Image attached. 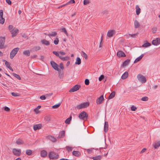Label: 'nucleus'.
Listing matches in <instances>:
<instances>
[{
    "label": "nucleus",
    "mask_w": 160,
    "mask_h": 160,
    "mask_svg": "<svg viewBox=\"0 0 160 160\" xmlns=\"http://www.w3.org/2000/svg\"><path fill=\"white\" fill-rule=\"evenodd\" d=\"M88 114L85 112L83 111L79 114L78 117L80 119L85 120L88 119Z\"/></svg>",
    "instance_id": "obj_1"
},
{
    "label": "nucleus",
    "mask_w": 160,
    "mask_h": 160,
    "mask_svg": "<svg viewBox=\"0 0 160 160\" xmlns=\"http://www.w3.org/2000/svg\"><path fill=\"white\" fill-rule=\"evenodd\" d=\"M49 156L50 159H56L58 158V155L54 152H49Z\"/></svg>",
    "instance_id": "obj_2"
},
{
    "label": "nucleus",
    "mask_w": 160,
    "mask_h": 160,
    "mask_svg": "<svg viewBox=\"0 0 160 160\" xmlns=\"http://www.w3.org/2000/svg\"><path fill=\"white\" fill-rule=\"evenodd\" d=\"M19 48H14L12 50L10 53V58L11 59H12L16 54L19 51Z\"/></svg>",
    "instance_id": "obj_3"
},
{
    "label": "nucleus",
    "mask_w": 160,
    "mask_h": 160,
    "mask_svg": "<svg viewBox=\"0 0 160 160\" xmlns=\"http://www.w3.org/2000/svg\"><path fill=\"white\" fill-rule=\"evenodd\" d=\"M138 80L142 83H145L146 81L145 77L142 74H138L137 76Z\"/></svg>",
    "instance_id": "obj_4"
},
{
    "label": "nucleus",
    "mask_w": 160,
    "mask_h": 160,
    "mask_svg": "<svg viewBox=\"0 0 160 160\" xmlns=\"http://www.w3.org/2000/svg\"><path fill=\"white\" fill-rule=\"evenodd\" d=\"M89 104L88 102H85L77 105L76 107V108L78 109H79L87 107L89 106Z\"/></svg>",
    "instance_id": "obj_5"
},
{
    "label": "nucleus",
    "mask_w": 160,
    "mask_h": 160,
    "mask_svg": "<svg viewBox=\"0 0 160 160\" xmlns=\"http://www.w3.org/2000/svg\"><path fill=\"white\" fill-rule=\"evenodd\" d=\"M50 64L54 69L57 71H59L58 66L55 62L53 61H51L50 62Z\"/></svg>",
    "instance_id": "obj_6"
},
{
    "label": "nucleus",
    "mask_w": 160,
    "mask_h": 160,
    "mask_svg": "<svg viewBox=\"0 0 160 160\" xmlns=\"http://www.w3.org/2000/svg\"><path fill=\"white\" fill-rule=\"evenodd\" d=\"M81 86L79 85H76L73 87L69 91V92H72L77 91L80 88Z\"/></svg>",
    "instance_id": "obj_7"
},
{
    "label": "nucleus",
    "mask_w": 160,
    "mask_h": 160,
    "mask_svg": "<svg viewBox=\"0 0 160 160\" xmlns=\"http://www.w3.org/2000/svg\"><path fill=\"white\" fill-rule=\"evenodd\" d=\"M5 41V38L2 37H0V48L2 49L4 48V45Z\"/></svg>",
    "instance_id": "obj_8"
},
{
    "label": "nucleus",
    "mask_w": 160,
    "mask_h": 160,
    "mask_svg": "<svg viewBox=\"0 0 160 160\" xmlns=\"http://www.w3.org/2000/svg\"><path fill=\"white\" fill-rule=\"evenodd\" d=\"M3 11L2 10H0V23L3 24L5 21V19L3 17Z\"/></svg>",
    "instance_id": "obj_9"
},
{
    "label": "nucleus",
    "mask_w": 160,
    "mask_h": 160,
    "mask_svg": "<svg viewBox=\"0 0 160 160\" xmlns=\"http://www.w3.org/2000/svg\"><path fill=\"white\" fill-rule=\"evenodd\" d=\"M13 152L15 155L18 156L20 155L21 150L20 149L17 150L16 148H14L13 149Z\"/></svg>",
    "instance_id": "obj_10"
},
{
    "label": "nucleus",
    "mask_w": 160,
    "mask_h": 160,
    "mask_svg": "<svg viewBox=\"0 0 160 160\" xmlns=\"http://www.w3.org/2000/svg\"><path fill=\"white\" fill-rule=\"evenodd\" d=\"M115 31L113 30H109L107 33V35L109 38L113 36V35L115 34Z\"/></svg>",
    "instance_id": "obj_11"
},
{
    "label": "nucleus",
    "mask_w": 160,
    "mask_h": 160,
    "mask_svg": "<svg viewBox=\"0 0 160 160\" xmlns=\"http://www.w3.org/2000/svg\"><path fill=\"white\" fill-rule=\"evenodd\" d=\"M152 43L154 45H158L160 44V39L157 38L155 40H154L152 41Z\"/></svg>",
    "instance_id": "obj_12"
},
{
    "label": "nucleus",
    "mask_w": 160,
    "mask_h": 160,
    "mask_svg": "<svg viewBox=\"0 0 160 160\" xmlns=\"http://www.w3.org/2000/svg\"><path fill=\"white\" fill-rule=\"evenodd\" d=\"M103 100V95L100 97L96 100V102L98 104H99L102 103Z\"/></svg>",
    "instance_id": "obj_13"
},
{
    "label": "nucleus",
    "mask_w": 160,
    "mask_h": 160,
    "mask_svg": "<svg viewBox=\"0 0 160 160\" xmlns=\"http://www.w3.org/2000/svg\"><path fill=\"white\" fill-rule=\"evenodd\" d=\"M11 32L12 34V37H15L17 33L18 32L19 30L17 29H15L14 30H12Z\"/></svg>",
    "instance_id": "obj_14"
},
{
    "label": "nucleus",
    "mask_w": 160,
    "mask_h": 160,
    "mask_svg": "<svg viewBox=\"0 0 160 160\" xmlns=\"http://www.w3.org/2000/svg\"><path fill=\"white\" fill-rule=\"evenodd\" d=\"M117 56L119 57H125L126 56L125 53L122 51H119L117 53Z\"/></svg>",
    "instance_id": "obj_15"
},
{
    "label": "nucleus",
    "mask_w": 160,
    "mask_h": 160,
    "mask_svg": "<svg viewBox=\"0 0 160 160\" xmlns=\"http://www.w3.org/2000/svg\"><path fill=\"white\" fill-rule=\"evenodd\" d=\"M42 125L41 124H38L34 125L33 127V129L35 131L40 129L42 127Z\"/></svg>",
    "instance_id": "obj_16"
},
{
    "label": "nucleus",
    "mask_w": 160,
    "mask_h": 160,
    "mask_svg": "<svg viewBox=\"0 0 160 160\" xmlns=\"http://www.w3.org/2000/svg\"><path fill=\"white\" fill-rule=\"evenodd\" d=\"M47 155V152L45 150H43L41 152V156L43 158L46 157Z\"/></svg>",
    "instance_id": "obj_17"
},
{
    "label": "nucleus",
    "mask_w": 160,
    "mask_h": 160,
    "mask_svg": "<svg viewBox=\"0 0 160 160\" xmlns=\"http://www.w3.org/2000/svg\"><path fill=\"white\" fill-rule=\"evenodd\" d=\"M108 129V123L107 122H105L104 123V130L105 132H107Z\"/></svg>",
    "instance_id": "obj_18"
},
{
    "label": "nucleus",
    "mask_w": 160,
    "mask_h": 160,
    "mask_svg": "<svg viewBox=\"0 0 160 160\" xmlns=\"http://www.w3.org/2000/svg\"><path fill=\"white\" fill-rule=\"evenodd\" d=\"M135 8L136 9V13L137 15H139L141 12V9L139 8V6L138 5L136 6Z\"/></svg>",
    "instance_id": "obj_19"
},
{
    "label": "nucleus",
    "mask_w": 160,
    "mask_h": 160,
    "mask_svg": "<svg viewBox=\"0 0 160 160\" xmlns=\"http://www.w3.org/2000/svg\"><path fill=\"white\" fill-rule=\"evenodd\" d=\"M72 154L73 155L76 157L79 156L81 155L80 152L78 151H74L72 152Z\"/></svg>",
    "instance_id": "obj_20"
},
{
    "label": "nucleus",
    "mask_w": 160,
    "mask_h": 160,
    "mask_svg": "<svg viewBox=\"0 0 160 160\" xmlns=\"http://www.w3.org/2000/svg\"><path fill=\"white\" fill-rule=\"evenodd\" d=\"M128 75V72H125L122 75L121 78L122 79H124L126 78Z\"/></svg>",
    "instance_id": "obj_21"
},
{
    "label": "nucleus",
    "mask_w": 160,
    "mask_h": 160,
    "mask_svg": "<svg viewBox=\"0 0 160 160\" xmlns=\"http://www.w3.org/2000/svg\"><path fill=\"white\" fill-rule=\"evenodd\" d=\"M144 55L143 54H141L139 57L137 58L134 61V63H136L140 61L143 57Z\"/></svg>",
    "instance_id": "obj_22"
},
{
    "label": "nucleus",
    "mask_w": 160,
    "mask_h": 160,
    "mask_svg": "<svg viewBox=\"0 0 160 160\" xmlns=\"http://www.w3.org/2000/svg\"><path fill=\"white\" fill-rule=\"evenodd\" d=\"M42 43L46 46H48L50 44L49 42L46 39H43L41 41Z\"/></svg>",
    "instance_id": "obj_23"
},
{
    "label": "nucleus",
    "mask_w": 160,
    "mask_h": 160,
    "mask_svg": "<svg viewBox=\"0 0 160 160\" xmlns=\"http://www.w3.org/2000/svg\"><path fill=\"white\" fill-rule=\"evenodd\" d=\"M134 28H139L140 26V24L138 22L135 20L134 22Z\"/></svg>",
    "instance_id": "obj_24"
},
{
    "label": "nucleus",
    "mask_w": 160,
    "mask_h": 160,
    "mask_svg": "<svg viewBox=\"0 0 160 160\" xmlns=\"http://www.w3.org/2000/svg\"><path fill=\"white\" fill-rule=\"evenodd\" d=\"M153 146L155 148L157 149L160 146V141L155 142L153 144Z\"/></svg>",
    "instance_id": "obj_25"
},
{
    "label": "nucleus",
    "mask_w": 160,
    "mask_h": 160,
    "mask_svg": "<svg viewBox=\"0 0 160 160\" xmlns=\"http://www.w3.org/2000/svg\"><path fill=\"white\" fill-rule=\"evenodd\" d=\"M130 62V60L129 59H128L124 61L122 64V65L124 67L126 66H127L129 63Z\"/></svg>",
    "instance_id": "obj_26"
},
{
    "label": "nucleus",
    "mask_w": 160,
    "mask_h": 160,
    "mask_svg": "<svg viewBox=\"0 0 160 160\" xmlns=\"http://www.w3.org/2000/svg\"><path fill=\"white\" fill-rule=\"evenodd\" d=\"M92 159L94 160H100L101 159V156L100 155H98L93 157Z\"/></svg>",
    "instance_id": "obj_27"
},
{
    "label": "nucleus",
    "mask_w": 160,
    "mask_h": 160,
    "mask_svg": "<svg viewBox=\"0 0 160 160\" xmlns=\"http://www.w3.org/2000/svg\"><path fill=\"white\" fill-rule=\"evenodd\" d=\"M16 143L18 145H21L24 143V142L21 139H18L17 140Z\"/></svg>",
    "instance_id": "obj_28"
},
{
    "label": "nucleus",
    "mask_w": 160,
    "mask_h": 160,
    "mask_svg": "<svg viewBox=\"0 0 160 160\" xmlns=\"http://www.w3.org/2000/svg\"><path fill=\"white\" fill-rule=\"evenodd\" d=\"M65 135V132L64 131H62L58 136L59 138H62L64 137Z\"/></svg>",
    "instance_id": "obj_29"
},
{
    "label": "nucleus",
    "mask_w": 160,
    "mask_h": 160,
    "mask_svg": "<svg viewBox=\"0 0 160 160\" xmlns=\"http://www.w3.org/2000/svg\"><path fill=\"white\" fill-rule=\"evenodd\" d=\"M72 119V117L70 116L69 118L67 119L65 121V122L66 124H69L70 123V121Z\"/></svg>",
    "instance_id": "obj_30"
},
{
    "label": "nucleus",
    "mask_w": 160,
    "mask_h": 160,
    "mask_svg": "<svg viewBox=\"0 0 160 160\" xmlns=\"http://www.w3.org/2000/svg\"><path fill=\"white\" fill-rule=\"evenodd\" d=\"M115 93L114 92H112L108 98L109 99H111L115 97Z\"/></svg>",
    "instance_id": "obj_31"
},
{
    "label": "nucleus",
    "mask_w": 160,
    "mask_h": 160,
    "mask_svg": "<svg viewBox=\"0 0 160 160\" xmlns=\"http://www.w3.org/2000/svg\"><path fill=\"white\" fill-rule=\"evenodd\" d=\"M59 58L63 61H67L69 59V58L68 57H62L61 56H60V57Z\"/></svg>",
    "instance_id": "obj_32"
},
{
    "label": "nucleus",
    "mask_w": 160,
    "mask_h": 160,
    "mask_svg": "<svg viewBox=\"0 0 160 160\" xmlns=\"http://www.w3.org/2000/svg\"><path fill=\"white\" fill-rule=\"evenodd\" d=\"M48 138L49 140L53 142H55L56 141V139L53 136H49Z\"/></svg>",
    "instance_id": "obj_33"
},
{
    "label": "nucleus",
    "mask_w": 160,
    "mask_h": 160,
    "mask_svg": "<svg viewBox=\"0 0 160 160\" xmlns=\"http://www.w3.org/2000/svg\"><path fill=\"white\" fill-rule=\"evenodd\" d=\"M81 63V60L80 58L79 57H77L76 59V61L75 64L78 65H79Z\"/></svg>",
    "instance_id": "obj_34"
},
{
    "label": "nucleus",
    "mask_w": 160,
    "mask_h": 160,
    "mask_svg": "<svg viewBox=\"0 0 160 160\" xmlns=\"http://www.w3.org/2000/svg\"><path fill=\"white\" fill-rule=\"evenodd\" d=\"M41 108V106H38L36 108L34 109V111L36 113H38L39 112V109L40 108Z\"/></svg>",
    "instance_id": "obj_35"
},
{
    "label": "nucleus",
    "mask_w": 160,
    "mask_h": 160,
    "mask_svg": "<svg viewBox=\"0 0 160 160\" xmlns=\"http://www.w3.org/2000/svg\"><path fill=\"white\" fill-rule=\"evenodd\" d=\"M3 62H5V64L8 68H10L11 67L10 64L8 62L5 60H3Z\"/></svg>",
    "instance_id": "obj_36"
},
{
    "label": "nucleus",
    "mask_w": 160,
    "mask_h": 160,
    "mask_svg": "<svg viewBox=\"0 0 160 160\" xmlns=\"http://www.w3.org/2000/svg\"><path fill=\"white\" fill-rule=\"evenodd\" d=\"M23 54L24 55L29 56L30 54V52L28 50H26L23 52Z\"/></svg>",
    "instance_id": "obj_37"
},
{
    "label": "nucleus",
    "mask_w": 160,
    "mask_h": 160,
    "mask_svg": "<svg viewBox=\"0 0 160 160\" xmlns=\"http://www.w3.org/2000/svg\"><path fill=\"white\" fill-rule=\"evenodd\" d=\"M32 153V151L30 149H28L26 151V154L28 155H31Z\"/></svg>",
    "instance_id": "obj_38"
},
{
    "label": "nucleus",
    "mask_w": 160,
    "mask_h": 160,
    "mask_svg": "<svg viewBox=\"0 0 160 160\" xmlns=\"http://www.w3.org/2000/svg\"><path fill=\"white\" fill-rule=\"evenodd\" d=\"M151 45V44L150 43H149L148 42H147L145 43L144 44H143L142 45V47H148L150 46Z\"/></svg>",
    "instance_id": "obj_39"
},
{
    "label": "nucleus",
    "mask_w": 160,
    "mask_h": 160,
    "mask_svg": "<svg viewBox=\"0 0 160 160\" xmlns=\"http://www.w3.org/2000/svg\"><path fill=\"white\" fill-rule=\"evenodd\" d=\"M58 71V73H59V75H58L59 78L60 79L62 78H63V74L62 73H61L60 69H59V71Z\"/></svg>",
    "instance_id": "obj_40"
},
{
    "label": "nucleus",
    "mask_w": 160,
    "mask_h": 160,
    "mask_svg": "<svg viewBox=\"0 0 160 160\" xmlns=\"http://www.w3.org/2000/svg\"><path fill=\"white\" fill-rule=\"evenodd\" d=\"M12 74L14 77L16 78H17L18 80L21 79V77L18 75L17 74H16L15 73H13Z\"/></svg>",
    "instance_id": "obj_41"
},
{
    "label": "nucleus",
    "mask_w": 160,
    "mask_h": 160,
    "mask_svg": "<svg viewBox=\"0 0 160 160\" xmlns=\"http://www.w3.org/2000/svg\"><path fill=\"white\" fill-rule=\"evenodd\" d=\"M82 55L85 59H87L88 58V56L87 54L83 51H82Z\"/></svg>",
    "instance_id": "obj_42"
},
{
    "label": "nucleus",
    "mask_w": 160,
    "mask_h": 160,
    "mask_svg": "<svg viewBox=\"0 0 160 160\" xmlns=\"http://www.w3.org/2000/svg\"><path fill=\"white\" fill-rule=\"evenodd\" d=\"M62 32H64L65 33V34L67 36H68V33L67 32V30H66V29L65 28H62Z\"/></svg>",
    "instance_id": "obj_43"
},
{
    "label": "nucleus",
    "mask_w": 160,
    "mask_h": 160,
    "mask_svg": "<svg viewBox=\"0 0 160 160\" xmlns=\"http://www.w3.org/2000/svg\"><path fill=\"white\" fill-rule=\"evenodd\" d=\"M60 103H58L57 104H55L53 106H52V108H57L60 106Z\"/></svg>",
    "instance_id": "obj_44"
},
{
    "label": "nucleus",
    "mask_w": 160,
    "mask_h": 160,
    "mask_svg": "<svg viewBox=\"0 0 160 160\" xmlns=\"http://www.w3.org/2000/svg\"><path fill=\"white\" fill-rule=\"evenodd\" d=\"M57 35V33L55 32H52L51 33L48 34L49 36H55Z\"/></svg>",
    "instance_id": "obj_45"
},
{
    "label": "nucleus",
    "mask_w": 160,
    "mask_h": 160,
    "mask_svg": "<svg viewBox=\"0 0 160 160\" xmlns=\"http://www.w3.org/2000/svg\"><path fill=\"white\" fill-rule=\"evenodd\" d=\"M148 98L147 97H144L142 98L141 100L143 101H148Z\"/></svg>",
    "instance_id": "obj_46"
},
{
    "label": "nucleus",
    "mask_w": 160,
    "mask_h": 160,
    "mask_svg": "<svg viewBox=\"0 0 160 160\" xmlns=\"http://www.w3.org/2000/svg\"><path fill=\"white\" fill-rule=\"evenodd\" d=\"M93 149H94V148H91L90 149H87V151L88 154H91L92 152V150Z\"/></svg>",
    "instance_id": "obj_47"
},
{
    "label": "nucleus",
    "mask_w": 160,
    "mask_h": 160,
    "mask_svg": "<svg viewBox=\"0 0 160 160\" xmlns=\"http://www.w3.org/2000/svg\"><path fill=\"white\" fill-rule=\"evenodd\" d=\"M41 48L39 46L35 47L33 48V50L35 51H37L38 50H40Z\"/></svg>",
    "instance_id": "obj_48"
},
{
    "label": "nucleus",
    "mask_w": 160,
    "mask_h": 160,
    "mask_svg": "<svg viewBox=\"0 0 160 160\" xmlns=\"http://www.w3.org/2000/svg\"><path fill=\"white\" fill-rule=\"evenodd\" d=\"M157 28L156 27H153L152 29V31L153 33H155L157 31Z\"/></svg>",
    "instance_id": "obj_49"
},
{
    "label": "nucleus",
    "mask_w": 160,
    "mask_h": 160,
    "mask_svg": "<svg viewBox=\"0 0 160 160\" xmlns=\"http://www.w3.org/2000/svg\"><path fill=\"white\" fill-rule=\"evenodd\" d=\"M138 34V33H134L133 34H129V35L132 38H134L136 36H137V35Z\"/></svg>",
    "instance_id": "obj_50"
},
{
    "label": "nucleus",
    "mask_w": 160,
    "mask_h": 160,
    "mask_svg": "<svg viewBox=\"0 0 160 160\" xmlns=\"http://www.w3.org/2000/svg\"><path fill=\"white\" fill-rule=\"evenodd\" d=\"M66 149L68 151L70 152L72 150V148L69 146H67L66 147Z\"/></svg>",
    "instance_id": "obj_51"
},
{
    "label": "nucleus",
    "mask_w": 160,
    "mask_h": 160,
    "mask_svg": "<svg viewBox=\"0 0 160 160\" xmlns=\"http://www.w3.org/2000/svg\"><path fill=\"white\" fill-rule=\"evenodd\" d=\"M54 43L55 45H57L59 42V39L58 38H56L54 41Z\"/></svg>",
    "instance_id": "obj_52"
},
{
    "label": "nucleus",
    "mask_w": 160,
    "mask_h": 160,
    "mask_svg": "<svg viewBox=\"0 0 160 160\" xmlns=\"http://www.w3.org/2000/svg\"><path fill=\"white\" fill-rule=\"evenodd\" d=\"M52 53L55 54L56 56L58 57L59 58H60V56L59 55V53L58 52H57L56 51H53L52 52Z\"/></svg>",
    "instance_id": "obj_53"
},
{
    "label": "nucleus",
    "mask_w": 160,
    "mask_h": 160,
    "mask_svg": "<svg viewBox=\"0 0 160 160\" xmlns=\"http://www.w3.org/2000/svg\"><path fill=\"white\" fill-rule=\"evenodd\" d=\"M12 95L14 97H17L19 96V94L18 93H15L14 92H12L11 93Z\"/></svg>",
    "instance_id": "obj_54"
},
{
    "label": "nucleus",
    "mask_w": 160,
    "mask_h": 160,
    "mask_svg": "<svg viewBox=\"0 0 160 160\" xmlns=\"http://www.w3.org/2000/svg\"><path fill=\"white\" fill-rule=\"evenodd\" d=\"M75 2L74 0H70L68 2L66 3L68 5L69 3L73 4L75 3Z\"/></svg>",
    "instance_id": "obj_55"
},
{
    "label": "nucleus",
    "mask_w": 160,
    "mask_h": 160,
    "mask_svg": "<svg viewBox=\"0 0 160 160\" xmlns=\"http://www.w3.org/2000/svg\"><path fill=\"white\" fill-rule=\"evenodd\" d=\"M104 78V76L103 75H101L99 78V80L100 81H101Z\"/></svg>",
    "instance_id": "obj_56"
},
{
    "label": "nucleus",
    "mask_w": 160,
    "mask_h": 160,
    "mask_svg": "<svg viewBox=\"0 0 160 160\" xmlns=\"http://www.w3.org/2000/svg\"><path fill=\"white\" fill-rule=\"evenodd\" d=\"M46 98L45 95H43L41 96L40 97V99L42 100H44L46 99Z\"/></svg>",
    "instance_id": "obj_57"
},
{
    "label": "nucleus",
    "mask_w": 160,
    "mask_h": 160,
    "mask_svg": "<svg viewBox=\"0 0 160 160\" xmlns=\"http://www.w3.org/2000/svg\"><path fill=\"white\" fill-rule=\"evenodd\" d=\"M85 83L87 85H88L89 83V80L88 79H86L85 81Z\"/></svg>",
    "instance_id": "obj_58"
},
{
    "label": "nucleus",
    "mask_w": 160,
    "mask_h": 160,
    "mask_svg": "<svg viewBox=\"0 0 160 160\" xmlns=\"http://www.w3.org/2000/svg\"><path fill=\"white\" fill-rule=\"evenodd\" d=\"M131 110L132 111H135L137 109V108L134 106H132L131 107Z\"/></svg>",
    "instance_id": "obj_59"
},
{
    "label": "nucleus",
    "mask_w": 160,
    "mask_h": 160,
    "mask_svg": "<svg viewBox=\"0 0 160 160\" xmlns=\"http://www.w3.org/2000/svg\"><path fill=\"white\" fill-rule=\"evenodd\" d=\"M89 3V0H84L83 1V4L84 5H86Z\"/></svg>",
    "instance_id": "obj_60"
},
{
    "label": "nucleus",
    "mask_w": 160,
    "mask_h": 160,
    "mask_svg": "<svg viewBox=\"0 0 160 160\" xmlns=\"http://www.w3.org/2000/svg\"><path fill=\"white\" fill-rule=\"evenodd\" d=\"M45 120L47 122H49L51 120V118L49 117H46L45 118Z\"/></svg>",
    "instance_id": "obj_61"
},
{
    "label": "nucleus",
    "mask_w": 160,
    "mask_h": 160,
    "mask_svg": "<svg viewBox=\"0 0 160 160\" xmlns=\"http://www.w3.org/2000/svg\"><path fill=\"white\" fill-rule=\"evenodd\" d=\"M4 109L5 111L7 112H9L10 110V108L7 107H5L4 108Z\"/></svg>",
    "instance_id": "obj_62"
},
{
    "label": "nucleus",
    "mask_w": 160,
    "mask_h": 160,
    "mask_svg": "<svg viewBox=\"0 0 160 160\" xmlns=\"http://www.w3.org/2000/svg\"><path fill=\"white\" fill-rule=\"evenodd\" d=\"M60 68L61 69L63 70L64 69V66H63L62 63H60Z\"/></svg>",
    "instance_id": "obj_63"
},
{
    "label": "nucleus",
    "mask_w": 160,
    "mask_h": 160,
    "mask_svg": "<svg viewBox=\"0 0 160 160\" xmlns=\"http://www.w3.org/2000/svg\"><path fill=\"white\" fill-rule=\"evenodd\" d=\"M53 94L52 93H50L48 94H47L45 95V96H46V98L48 97L49 96H51Z\"/></svg>",
    "instance_id": "obj_64"
}]
</instances>
